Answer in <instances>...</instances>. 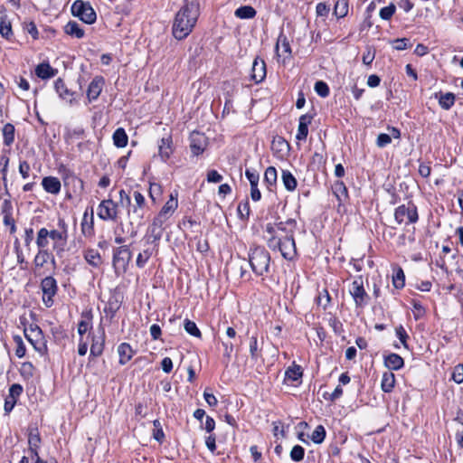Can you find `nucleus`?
I'll use <instances>...</instances> for the list:
<instances>
[{
  "label": "nucleus",
  "mask_w": 463,
  "mask_h": 463,
  "mask_svg": "<svg viewBox=\"0 0 463 463\" xmlns=\"http://www.w3.org/2000/svg\"><path fill=\"white\" fill-rule=\"evenodd\" d=\"M296 222L292 219L276 224L268 223L264 239L272 251H279L285 260H291L297 255L294 239Z\"/></svg>",
  "instance_id": "nucleus-1"
},
{
  "label": "nucleus",
  "mask_w": 463,
  "mask_h": 463,
  "mask_svg": "<svg viewBox=\"0 0 463 463\" xmlns=\"http://www.w3.org/2000/svg\"><path fill=\"white\" fill-rule=\"evenodd\" d=\"M57 225L58 229L49 230L42 227L37 231L35 238L37 248L50 249L52 242V251L57 255L64 251L69 237L68 224L63 218H59Z\"/></svg>",
  "instance_id": "nucleus-2"
},
{
  "label": "nucleus",
  "mask_w": 463,
  "mask_h": 463,
  "mask_svg": "<svg viewBox=\"0 0 463 463\" xmlns=\"http://www.w3.org/2000/svg\"><path fill=\"white\" fill-rule=\"evenodd\" d=\"M200 15L199 4L195 1H184V4L176 13L172 33L175 39L183 40L186 38L194 28Z\"/></svg>",
  "instance_id": "nucleus-3"
},
{
  "label": "nucleus",
  "mask_w": 463,
  "mask_h": 463,
  "mask_svg": "<svg viewBox=\"0 0 463 463\" xmlns=\"http://www.w3.org/2000/svg\"><path fill=\"white\" fill-rule=\"evenodd\" d=\"M177 192L172 193L170 194L169 200L164 204L159 213L154 218L152 225L149 228L154 241L160 240L164 223L174 214L177 209Z\"/></svg>",
  "instance_id": "nucleus-4"
},
{
  "label": "nucleus",
  "mask_w": 463,
  "mask_h": 463,
  "mask_svg": "<svg viewBox=\"0 0 463 463\" xmlns=\"http://www.w3.org/2000/svg\"><path fill=\"white\" fill-rule=\"evenodd\" d=\"M249 262L257 276H263L269 271L270 255L264 247L251 245L249 250Z\"/></svg>",
  "instance_id": "nucleus-5"
},
{
  "label": "nucleus",
  "mask_w": 463,
  "mask_h": 463,
  "mask_svg": "<svg viewBox=\"0 0 463 463\" xmlns=\"http://www.w3.org/2000/svg\"><path fill=\"white\" fill-rule=\"evenodd\" d=\"M133 198L134 203H130V204H128L129 206L128 209V217L131 225H140L146 213V199L138 191L134 192Z\"/></svg>",
  "instance_id": "nucleus-6"
},
{
  "label": "nucleus",
  "mask_w": 463,
  "mask_h": 463,
  "mask_svg": "<svg viewBox=\"0 0 463 463\" xmlns=\"http://www.w3.org/2000/svg\"><path fill=\"white\" fill-rule=\"evenodd\" d=\"M24 334L25 338L40 355L43 356L47 354L48 348L46 340L42 329L37 325H31L29 327H25Z\"/></svg>",
  "instance_id": "nucleus-7"
},
{
  "label": "nucleus",
  "mask_w": 463,
  "mask_h": 463,
  "mask_svg": "<svg viewBox=\"0 0 463 463\" xmlns=\"http://www.w3.org/2000/svg\"><path fill=\"white\" fill-rule=\"evenodd\" d=\"M132 258V252L126 245H121L113 250L112 266L117 276L124 274Z\"/></svg>",
  "instance_id": "nucleus-8"
},
{
  "label": "nucleus",
  "mask_w": 463,
  "mask_h": 463,
  "mask_svg": "<svg viewBox=\"0 0 463 463\" xmlns=\"http://www.w3.org/2000/svg\"><path fill=\"white\" fill-rule=\"evenodd\" d=\"M418 218L417 207L411 203L402 204L395 209L394 219L399 224L415 223Z\"/></svg>",
  "instance_id": "nucleus-9"
},
{
  "label": "nucleus",
  "mask_w": 463,
  "mask_h": 463,
  "mask_svg": "<svg viewBox=\"0 0 463 463\" xmlns=\"http://www.w3.org/2000/svg\"><path fill=\"white\" fill-rule=\"evenodd\" d=\"M71 14L88 24H93L97 15L90 3L76 0L71 5Z\"/></svg>",
  "instance_id": "nucleus-10"
},
{
  "label": "nucleus",
  "mask_w": 463,
  "mask_h": 463,
  "mask_svg": "<svg viewBox=\"0 0 463 463\" xmlns=\"http://www.w3.org/2000/svg\"><path fill=\"white\" fill-rule=\"evenodd\" d=\"M41 289L43 291V302L47 307L53 305V297L57 294L58 285L52 276H47L41 281Z\"/></svg>",
  "instance_id": "nucleus-11"
},
{
  "label": "nucleus",
  "mask_w": 463,
  "mask_h": 463,
  "mask_svg": "<svg viewBox=\"0 0 463 463\" xmlns=\"http://www.w3.org/2000/svg\"><path fill=\"white\" fill-rule=\"evenodd\" d=\"M97 215L102 221H116L118 216V203L112 199L102 200L98 206Z\"/></svg>",
  "instance_id": "nucleus-12"
},
{
  "label": "nucleus",
  "mask_w": 463,
  "mask_h": 463,
  "mask_svg": "<svg viewBox=\"0 0 463 463\" xmlns=\"http://www.w3.org/2000/svg\"><path fill=\"white\" fill-rule=\"evenodd\" d=\"M349 293L357 307H363L367 304L369 297L364 288L362 277H358L352 282Z\"/></svg>",
  "instance_id": "nucleus-13"
},
{
  "label": "nucleus",
  "mask_w": 463,
  "mask_h": 463,
  "mask_svg": "<svg viewBox=\"0 0 463 463\" xmlns=\"http://www.w3.org/2000/svg\"><path fill=\"white\" fill-rule=\"evenodd\" d=\"M275 51L279 58H282L283 62L291 57V47L288 37L281 32L278 37Z\"/></svg>",
  "instance_id": "nucleus-14"
},
{
  "label": "nucleus",
  "mask_w": 463,
  "mask_h": 463,
  "mask_svg": "<svg viewBox=\"0 0 463 463\" xmlns=\"http://www.w3.org/2000/svg\"><path fill=\"white\" fill-rule=\"evenodd\" d=\"M207 146L206 137L200 132H193L190 137V147L193 155L199 156Z\"/></svg>",
  "instance_id": "nucleus-15"
},
{
  "label": "nucleus",
  "mask_w": 463,
  "mask_h": 463,
  "mask_svg": "<svg viewBox=\"0 0 463 463\" xmlns=\"http://www.w3.org/2000/svg\"><path fill=\"white\" fill-rule=\"evenodd\" d=\"M54 89L56 93L59 95V97L69 103L70 105H72L75 101V92L71 90L66 84L64 83L63 80L61 78H58L54 81Z\"/></svg>",
  "instance_id": "nucleus-16"
},
{
  "label": "nucleus",
  "mask_w": 463,
  "mask_h": 463,
  "mask_svg": "<svg viewBox=\"0 0 463 463\" xmlns=\"http://www.w3.org/2000/svg\"><path fill=\"white\" fill-rule=\"evenodd\" d=\"M174 152L173 139L170 135L162 137L158 142V156L166 162Z\"/></svg>",
  "instance_id": "nucleus-17"
},
{
  "label": "nucleus",
  "mask_w": 463,
  "mask_h": 463,
  "mask_svg": "<svg viewBox=\"0 0 463 463\" xmlns=\"http://www.w3.org/2000/svg\"><path fill=\"white\" fill-rule=\"evenodd\" d=\"M266 78V63L258 57L253 61L250 80L255 83H260Z\"/></svg>",
  "instance_id": "nucleus-18"
},
{
  "label": "nucleus",
  "mask_w": 463,
  "mask_h": 463,
  "mask_svg": "<svg viewBox=\"0 0 463 463\" xmlns=\"http://www.w3.org/2000/svg\"><path fill=\"white\" fill-rule=\"evenodd\" d=\"M80 230L85 237H92L94 235V212L93 208H90L89 213L85 211L82 216Z\"/></svg>",
  "instance_id": "nucleus-19"
},
{
  "label": "nucleus",
  "mask_w": 463,
  "mask_h": 463,
  "mask_svg": "<svg viewBox=\"0 0 463 463\" xmlns=\"http://www.w3.org/2000/svg\"><path fill=\"white\" fill-rule=\"evenodd\" d=\"M104 84L105 80L101 76H96L93 78L87 90V97L90 102L96 100L99 98Z\"/></svg>",
  "instance_id": "nucleus-20"
},
{
  "label": "nucleus",
  "mask_w": 463,
  "mask_h": 463,
  "mask_svg": "<svg viewBox=\"0 0 463 463\" xmlns=\"http://www.w3.org/2000/svg\"><path fill=\"white\" fill-rule=\"evenodd\" d=\"M37 253L33 258V265L36 270H39L52 259V251L50 249L37 248Z\"/></svg>",
  "instance_id": "nucleus-21"
},
{
  "label": "nucleus",
  "mask_w": 463,
  "mask_h": 463,
  "mask_svg": "<svg viewBox=\"0 0 463 463\" xmlns=\"http://www.w3.org/2000/svg\"><path fill=\"white\" fill-rule=\"evenodd\" d=\"M41 436L37 428H31L28 434L29 452L31 456H37L41 446Z\"/></svg>",
  "instance_id": "nucleus-22"
},
{
  "label": "nucleus",
  "mask_w": 463,
  "mask_h": 463,
  "mask_svg": "<svg viewBox=\"0 0 463 463\" xmlns=\"http://www.w3.org/2000/svg\"><path fill=\"white\" fill-rule=\"evenodd\" d=\"M313 116L310 114H304L299 118L298 132L296 138L298 140H305L308 134V125L311 124Z\"/></svg>",
  "instance_id": "nucleus-23"
},
{
  "label": "nucleus",
  "mask_w": 463,
  "mask_h": 463,
  "mask_svg": "<svg viewBox=\"0 0 463 463\" xmlns=\"http://www.w3.org/2000/svg\"><path fill=\"white\" fill-rule=\"evenodd\" d=\"M384 365L392 372V370L397 371L402 369L404 366L403 358L394 353H391L387 355H384L383 360Z\"/></svg>",
  "instance_id": "nucleus-24"
},
{
  "label": "nucleus",
  "mask_w": 463,
  "mask_h": 463,
  "mask_svg": "<svg viewBox=\"0 0 463 463\" xmlns=\"http://www.w3.org/2000/svg\"><path fill=\"white\" fill-rule=\"evenodd\" d=\"M118 354L119 356V364L125 365L132 359L135 354V351L128 343H121L118 346Z\"/></svg>",
  "instance_id": "nucleus-25"
},
{
  "label": "nucleus",
  "mask_w": 463,
  "mask_h": 463,
  "mask_svg": "<svg viewBox=\"0 0 463 463\" xmlns=\"http://www.w3.org/2000/svg\"><path fill=\"white\" fill-rule=\"evenodd\" d=\"M42 185L45 192L52 194H58L61 187L60 180L54 176H46L43 178Z\"/></svg>",
  "instance_id": "nucleus-26"
},
{
  "label": "nucleus",
  "mask_w": 463,
  "mask_h": 463,
  "mask_svg": "<svg viewBox=\"0 0 463 463\" xmlns=\"http://www.w3.org/2000/svg\"><path fill=\"white\" fill-rule=\"evenodd\" d=\"M83 258L86 262L93 268H99L102 263L100 253L96 249H86L83 251Z\"/></svg>",
  "instance_id": "nucleus-27"
},
{
  "label": "nucleus",
  "mask_w": 463,
  "mask_h": 463,
  "mask_svg": "<svg viewBox=\"0 0 463 463\" xmlns=\"http://www.w3.org/2000/svg\"><path fill=\"white\" fill-rule=\"evenodd\" d=\"M434 96L438 99L440 108L445 110L450 109L455 104L456 97L452 92H437Z\"/></svg>",
  "instance_id": "nucleus-28"
},
{
  "label": "nucleus",
  "mask_w": 463,
  "mask_h": 463,
  "mask_svg": "<svg viewBox=\"0 0 463 463\" xmlns=\"http://www.w3.org/2000/svg\"><path fill=\"white\" fill-rule=\"evenodd\" d=\"M105 344V332L102 329L99 335H96L92 337V343L90 345V355L92 356H99L104 349Z\"/></svg>",
  "instance_id": "nucleus-29"
},
{
  "label": "nucleus",
  "mask_w": 463,
  "mask_h": 463,
  "mask_svg": "<svg viewBox=\"0 0 463 463\" xmlns=\"http://www.w3.org/2000/svg\"><path fill=\"white\" fill-rule=\"evenodd\" d=\"M57 71L51 67L49 63H40L35 68V74L37 77L47 80L55 76Z\"/></svg>",
  "instance_id": "nucleus-30"
},
{
  "label": "nucleus",
  "mask_w": 463,
  "mask_h": 463,
  "mask_svg": "<svg viewBox=\"0 0 463 463\" xmlns=\"http://www.w3.org/2000/svg\"><path fill=\"white\" fill-rule=\"evenodd\" d=\"M121 306V301L118 299V296H111L104 307V312L107 317L109 318H113Z\"/></svg>",
  "instance_id": "nucleus-31"
},
{
  "label": "nucleus",
  "mask_w": 463,
  "mask_h": 463,
  "mask_svg": "<svg viewBox=\"0 0 463 463\" xmlns=\"http://www.w3.org/2000/svg\"><path fill=\"white\" fill-rule=\"evenodd\" d=\"M64 32L66 34L80 39L84 36V31L80 24L75 21H70L64 26Z\"/></svg>",
  "instance_id": "nucleus-32"
},
{
  "label": "nucleus",
  "mask_w": 463,
  "mask_h": 463,
  "mask_svg": "<svg viewBox=\"0 0 463 463\" xmlns=\"http://www.w3.org/2000/svg\"><path fill=\"white\" fill-rule=\"evenodd\" d=\"M395 385V375L392 372L387 371L383 373L381 388L384 392H391Z\"/></svg>",
  "instance_id": "nucleus-33"
},
{
  "label": "nucleus",
  "mask_w": 463,
  "mask_h": 463,
  "mask_svg": "<svg viewBox=\"0 0 463 463\" xmlns=\"http://www.w3.org/2000/svg\"><path fill=\"white\" fill-rule=\"evenodd\" d=\"M113 143L117 147H125L128 145V137L124 128H118L113 133Z\"/></svg>",
  "instance_id": "nucleus-34"
},
{
  "label": "nucleus",
  "mask_w": 463,
  "mask_h": 463,
  "mask_svg": "<svg viewBox=\"0 0 463 463\" xmlns=\"http://www.w3.org/2000/svg\"><path fill=\"white\" fill-rule=\"evenodd\" d=\"M281 178H282V183L288 191L293 192L297 188V185H298L297 179L291 174L290 171L283 170Z\"/></svg>",
  "instance_id": "nucleus-35"
},
{
  "label": "nucleus",
  "mask_w": 463,
  "mask_h": 463,
  "mask_svg": "<svg viewBox=\"0 0 463 463\" xmlns=\"http://www.w3.org/2000/svg\"><path fill=\"white\" fill-rule=\"evenodd\" d=\"M332 191L339 202L345 201L348 196L347 188L342 181L335 182Z\"/></svg>",
  "instance_id": "nucleus-36"
},
{
  "label": "nucleus",
  "mask_w": 463,
  "mask_h": 463,
  "mask_svg": "<svg viewBox=\"0 0 463 463\" xmlns=\"http://www.w3.org/2000/svg\"><path fill=\"white\" fill-rule=\"evenodd\" d=\"M277 170L274 166H269L264 173V182L267 184L269 190H272V188L276 185L277 183Z\"/></svg>",
  "instance_id": "nucleus-37"
},
{
  "label": "nucleus",
  "mask_w": 463,
  "mask_h": 463,
  "mask_svg": "<svg viewBox=\"0 0 463 463\" xmlns=\"http://www.w3.org/2000/svg\"><path fill=\"white\" fill-rule=\"evenodd\" d=\"M303 375V371L300 365L293 364L288 367L285 372L286 380L296 382L301 379Z\"/></svg>",
  "instance_id": "nucleus-38"
},
{
  "label": "nucleus",
  "mask_w": 463,
  "mask_h": 463,
  "mask_svg": "<svg viewBox=\"0 0 463 463\" xmlns=\"http://www.w3.org/2000/svg\"><path fill=\"white\" fill-rule=\"evenodd\" d=\"M3 139L4 144L7 146H11L14 141V127L11 123H6L4 125L3 129Z\"/></svg>",
  "instance_id": "nucleus-39"
},
{
  "label": "nucleus",
  "mask_w": 463,
  "mask_h": 463,
  "mask_svg": "<svg viewBox=\"0 0 463 463\" xmlns=\"http://www.w3.org/2000/svg\"><path fill=\"white\" fill-rule=\"evenodd\" d=\"M257 12L250 5H243L235 10V16L240 19H251L255 17Z\"/></svg>",
  "instance_id": "nucleus-40"
},
{
  "label": "nucleus",
  "mask_w": 463,
  "mask_h": 463,
  "mask_svg": "<svg viewBox=\"0 0 463 463\" xmlns=\"http://www.w3.org/2000/svg\"><path fill=\"white\" fill-rule=\"evenodd\" d=\"M349 10L348 0H337L334 6V14L337 18H344L347 15Z\"/></svg>",
  "instance_id": "nucleus-41"
},
{
  "label": "nucleus",
  "mask_w": 463,
  "mask_h": 463,
  "mask_svg": "<svg viewBox=\"0 0 463 463\" xmlns=\"http://www.w3.org/2000/svg\"><path fill=\"white\" fill-rule=\"evenodd\" d=\"M392 284L394 288L401 289L405 286V275L401 267H397L394 269L392 275Z\"/></svg>",
  "instance_id": "nucleus-42"
},
{
  "label": "nucleus",
  "mask_w": 463,
  "mask_h": 463,
  "mask_svg": "<svg viewBox=\"0 0 463 463\" xmlns=\"http://www.w3.org/2000/svg\"><path fill=\"white\" fill-rule=\"evenodd\" d=\"M288 143L281 137H276L271 143V148L275 153L286 152L288 150Z\"/></svg>",
  "instance_id": "nucleus-43"
},
{
  "label": "nucleus",
  "mask_w": 463,
  "mask_h": 463,
  "mask_svg": "<svg viewBox=\"0 0 463 463\" xmlns=\"http://www.w3.org/2000/svg\"><path fill=\"white\" fill-rule=\"evenodd\" d=\"M153 250L150 248H146L142 252L138 253L136 260L137 266L140 269L144 268L148 260L151 258Z\"/></svg>",
  "instance_id": "nucleus-44"
},
{
  "label": "nucleus",
  "mask_w": 463,
  "mask_h": 463,
  "mask_svg": "<svg viewBox=\"0 0 463 463\" xmlns=\"http://www.w3.org/2000/svg\"><path fill=\"white\" fill-rule=\"evenodd\" d=\"M326 438V430L324 426L318 425L316 427V429L313 430L311 434V440L316 444H320L325 440Z\"/></svg>",
  "instance_id": "nucleus-45"
},
{
  "label": "nucleus",
  "mask_w": 463,
  "mask_h": 463,
  "mask_svg": "<svg viewBox=\"0 0 463 463\" xmlns=\"http://www.w3.org/2000/svg\"><path fill=\"white\" fill-rule=\"evenodd\" d=\"M0 34L8 39L12 35L11 23L7 21L6 15H2L0 19Z\"/></svg>",
  "instance_id": "nucleus-46"
},
{
  "label": "nucleus",
  "mask_w": 463,
  "mask_h": 463,
  "mask_svg": "<svg viewBox=\"0 0 463 463\" xmlns=\"http://www.w3.org/2000/svg\"><path fill=\"white\" fill-rule=\"evenodd\" d=\"M82 317H85V319H81L78 324V333L80 336L91 327V317L89 314H83Z\"/></svg>",
  "instance_id": "nucleus-47"
},
{
  "label": "nucleus",
  "mask_w": 463,
  "mask_h": 463,
  "mask_svg": "<svg viewBox=\"0 0 463 463\" xmlns=\"http://www.w3.org/2000/svg\"><path fill=\"white\" fill-rule=\"evenodd\" d=\"M184 330L191 335L201 338L202 334L199 328L197 327L196 324L194 321H191L189 319H185L184 321Z\"/></svg>",
  "instance_id": "nucleus-48"
},
{
  "label": "nucleus",
  "mask_w": 463,
  "mask_h": 463,
  "mask_svg": "<svg viewBox=\"0 0 463 463\" xmlns=\"http://www.w3.org/2000/svg\"><path fill=\"white\" fill-rule=\"evenodd\" d=\"M13 339L16 345L15 355L18 358H23L26 354V347L23 341V338L20 335H14Z\"/></svg>",
  "instance_id": "nucleus-49"
},
{
  "label": "nucleus",
  "mask_w": 463,
  "mask_h": 463,
  "mask_svg": "<svg viewBox=\"0 0 463 463\" xmlns=\"http://www.w3.org/2000/svg\"><path fill=\"white\" fill-rule=\"evenodd\" d=\"M395 12H396V6L394 4L391 3L389 5L383 7L380 10L379 15H380L381 19L388 21L392 17V15L395 14Z\"/></svg>",
  "instance_id": "nucleus-50"
},
{
  "label": "nucleus",
  "mask_w": 463,
  "mask_h": 463,
  "mask_svg": "<svg viewBox=\"0 0 463 463\" xmlns=\"http://www.w3.org/2000/svg\"><path fill=\"white\" fill-rule=\"evenodd\" d=\"M317 302L318 306H321L324 309H326L331 302L329 292L326 289L320 291L317 296Z\"/></svg>",
  "instance_id": "nucleus-51"
},
{
  "label": "nucleus",
  "mask_w": 463,
  "mask_h": 463,
  "mask_svg": "<svg viewBox=\"0 0 463 463\" xmlns=\"http://www.w3.org/2000/svg\"><path fill=\"white\" fill-rule=\"evenodd\" d=\"M305 449L300 445H295L290 451V458L295 462H299L304 458Z\"/></svg>",
  "instance_id": "nucleus-52"
},
{
  "label": "nucleus",
  "mask_w": 463,
  "mask_h": 463,
  "mask_svg": "<svg viewBox=\"0 0 463 463\" xmlns=\"http://www.w3.org/2000/svg\"><path fill=\"white\" fill-rule=\"evenodd\" d=\"M314 89L317 94L322 98H326L329 95V87L322 80L317 81Z\"/></svg>",
  "instance_id": "nucleus-53"
},
{
  "label": "nucleus",
  "mask_w": 463,
  "mask_h": 463,
  "mask_svg": "<svg viewBox=\"0 0 463 463\" xmlns=\"http://www.w3.org/2000/svg\"><path fill=\"white\" fill-rule=\"evenodd\" d=\"M411 305L414 318L416 320L421 318L425 315V308L423 307V306L420 304V301L415 299L411 300Z\"/></svg>",
  "instance_id": "nucleus-54"
},
{
  "label": "nucleus",
  "mask_w": 463,
  "mask_h": 463,
  "mask_svg": "<svg viewBox=\"0 0 463 463\" xmlns=\"http://www.w3.org/2000/svg\"><path fill=\"white\" fill-rule=\"evenodd\" d=\"M330 12V5L326 3H318L316 6V14L318 17L326 18Z\"/></svg>",
  "instance_id": "nucleus-55"
},
{
  "label": "nucleus",
  "mask_w": 463,
  "mask_h": 463,
  "mask_svg": "<svg viewBox=\"0 0 463 463\" xmlns=\"http://www.w3.org/2000/svg\"><path fill=\"white\" fill-rule=\"evenodd\" d=\"M245 175L248 181L250 182V185H255L259 184L260 175L257 170L253 168H248L245 171Z\"/></svg>",
  "instance_id": "nucleus-56"
},
{
  "label": "nucleus",
  "mask_w": 463,
  "mask_h": 463,
  "mask_svg": "<svg viewBox=\"0 0 463 463\" xmlns=\"http://www.w3.org/2000/svg\"><path fill=\"white\" fill-rule=\"evenodd\" d=\"M250 354L252 360H257L259 357V345L257 336H251L250 341Z\"/></svg>",
  "instance_id": "nucleus-57"
},
{
  "label": "nucleus",
  "mask_w": 463,
  "mask_h": 463,
  "mask_svg": "<svg viewBox=\"0 0 463 463\" xmlns=\"http://www.w3.org/2000/svg\"><path fill=\"white\" fill-rule=\"evenodd\" d=\"M395 334H396V336L399 338V340L401 341L402 345L405 347V348H408V345H407V339H408V334L405 330V328L401 325L399 326H397L395 328Z\"/></svg>",
  "instance_id": "nucleus-58"
},
{
  "label": "nucleus",
  "mask_w": 463,
  "mask_h": 463,
  "mask_svg": "<svg viewBox=\"0 0 463 463\" xmlns=\"http://www.w3.org/2000/svg\"><path fill=\"white\" fill-rule=\"evenodd\" d=\"M33 371L34 367L32 363L25 362L22 364L20 372L24 377L31 378L33 375Z\"/></svg>",
  "instance_id": "nucleus-59"
},
{
  "label": "nucleus",
  "mask_w": 463,
  "mask_h": 463,
  "mask_svg": "<svg viewBox=\"0 0 463 463\" xmlns=\"http://www.w3.org/2000/svg\"><path fill=\"white\" fill-rule=\"evenodd\" d=\"M0 165H2L1 174L4 183L7 181V170L9 165V157L3 155L0 157Z\"/></svg>",
  "instance_id": "nucleus-60"
},
{
  "label": "nucleus",
  "mask_w": 463,
  "mask_h": 463,
  "mask_svg": "<svg viewBox=\"0 0 463 463\" xmlns=\"http://www.w3.org/2000/svg\"><path fill=\"white\" fill-rule=\"evenodd\" d=\"M451 378L457 383H463V364H458L454 367Z\"/></svg>",
  "instance_id": "nucleus-61"
},
{
  "label": "nucleus",
  "mask_w": 463,
  "mask_h": 463,
  "mask_svg": "<svg viewBox=\"0 0 463 463\" xmlns=\"http://www.w3.org/2000/svg\"><path fill=\"white\" fill-rule=\"evenodd\" d=\"M392 46L397 51L406 50L409 46V39L398 38L392 41Z\"/></svg>",
  "instance_id": "nucleus-62"
},
{
  "label": "nucleus",
  "mask_w": 463,
  "mask_h": 463,
  "mask_svg": "<svg viewBox=\"0 0 463 463\" xmlns=\"http://www.w3.org/2000/svg\"><path fill=\"white\" fill-rule=\"evenodd\" d=\"M392 142V137L389 134L381 133L376 139V145L379 147H384Z\"/></svg>",
  "instance_id": "nucleus-63"
},
{
  "label": "nucleus",
  "mask_w": 463,
  "mask_h": 463,
  "mask_svg": "<svg viewBox=\"0 0 463 463\" xmlns=\"http://www.w3.org/2000/svg\"><path fill=\"white\" fill-rule=\"evenodd\" d=\"M22 392L23 387L18 383H14L10 386L8 396L17 401L18 397L22 394Z\"/></svg>",
  "instance_id": "nucleus-64"
}]
</instances>
